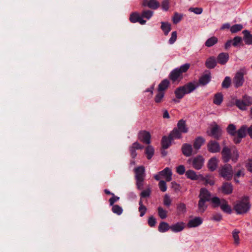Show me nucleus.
<instances>
[{"instance_id":"1","label":"nucleus","mask_w":252,"mask_h":252,"mask_svg":"<svg viewBox=\"0 0 252 252\" xmlns=\"http://www.w3.org/2000/svg\"><path fill=\"white\" fill-rule=\"evenodd\" d=\"M221 154L223 161L225 163L228 162L230 159L236 162L239 157V153L235 147L231 150L229 147L224 146Z\"/></svg>"},{"instance_id":"2","label":"nucleus","mask_w":252,"mask_h":252,"mask_svg":"<svg viewBox=\"0 0 252 252\" xmlns=\"http://www.w3.org/2000/svg\"><path fill=\"white\" fill-rule=\"evenodd\" d=\"M189 67L190 64L187 63L175 68L170 73L169 78L173 82L180 81L183 78L182 74L186 72Z\"/></svg>"},{"instance_id":"3","label":"nucleus","mask_w":252,"mask_h":252,"mask_svg":"<svg viewBox=\"0 0 252 252\" xmlns=\"http://www.w3.org/2000/svg\"><path fill=\"white\" fill-rule=\"evenodd\" d=\"M196 87L197 86L192 83H189L183 86L178 87L175 91L176 97L178 99H181L186 94L193 92Z\"/></svg>"},{"instance_id":"4","label":"nucleus","mask_w":252,"mask_h":252,"mask_svg":"<svg viewBox=\"0 0 252 252\" xmlns=\"http://www.w3.org/2000/svg\"><path fill=\"white\" fill-rule=\"evenodd\" d=\"M247 133L252 138V126L248 127L246 125H243L238 130V137L234 138V142L235 144L240 143L241 139L245 137Z\"/></svg>"},{"instance_id":"5","label":"nucleus","mask_w":252,"mask_h":252,"mask_svg":"<svg viewBox=\"0 0 252 252\" xmlns=\"http://www.w3.org/2000/svg\"><path fill=\"white\" fill-rule=\"evenodd\" d=\"M219 174L225 180H230L233 177L232 166L229 164H224L219 170Z\"/></svg>"},{"instance_id":"6","label":"nucleus","mask_w":252,"mask_h":252,"mask_svg":"<svg viewBox=\"0 0 252 252\" xmlns=\"http://www.w3.org/2000/svg\"><path fill=\"white\" fill-rule=\"evenodd\" d=\"M251 205L246 198L239 201L234 206V210L237 214H241L247 213L250 209Z\"/></svg>"},{"instance_id":"7","label":"nucleus","mask_w":252,"mask_h":252,"mask_svg":"<svg viewBox=\"0 0 252 252\" xmlns=\"http://www.w3.org/2000/svg\"><path fill=\"white\" fill-rule=\"evenodd\" d=\"M187 162L189 164H191L195 169L199 170L203 166L204 159L202 156L199 155L188 159Z\"/></svg>"},{"instance_id":"8","label":"nucleus","mask_w":252,"mask_h":252,"mask_svg":"<svg viewBox=\"0 0 252 252\" xmlns=\"http://www.w3.org/2000/svg\"><path fill=\"white\" fill-rule=\"evenodd\" d=\"M244 70L243 69H241L239 71H238L236 73V74L233 78V83H234V86L236 88H238L239 87L242 86L244 83Z\"/></svg>"},{"instance_id":"9","label":"nucleus","mask_w":252,"mask_h":252,"mask_svg":"<svg viewBox=\"0 0 252 252\" xmlns=\"http://www.w3.org/2000/svg\"><path fill=\"white\" fill-rule=\"evenodd\" d=\"M208 151L211 153H219L220 151V144L215 140H211L207 144Z\"/></svg>"},{"instance_id":"10","label":"nucleus","mask_w":252,"mask_h":252,"mask_svg":"<svg viewBox=\"0 0 252 252\" xmlns=\"http://www.w3.org/2000/svg\"><path fill=\"white\" fill-rule=\"evenodd\" d=\"M198 198L207 202H210L212 198L211 193L206 189L201 188L200 189Z\"/></svg>"},{"instance_id":"11","label":"nucleus","mask_w":252,"mask_h":252,"mask_svg":"<svg viewBox=\"0 0 252 252\" xmlns=\"http://www.w3.org/2000/svg\"><path fill=\"white\" fill-rule=\"evenodd\" d=\"M139 139L144 143L149 144L151 142V135L146 131H140L138 134Z\"/></svg>"},{"instance_id":"12","label":"nucleus","mask_w":252,"mask_h":252,"mask_svg":"<svg viewBox=\"0 0 252 252\" xmlns=\"http://www.w3.org/2000/svg\"><path fill=\"white\" fill-rule=\"evenodd\" d=\"M142 5L148 6L153 9H157L159 7L160 4L157 0H143Z\"/></svg>"},{"instance_id":"13","label":"nucleus","mask_w":252,"mask_h":252,"mask_svg":"<svg viewBox=\"0 0 252 252\" xmlns=\"http://www.w3.org/2000/svg\"><path fill=\"white\" fill-rule=\"evenodd\" d=\"M135 179H145L146 176L145 168L143 166L137 167L134 169Z\"/></svg>"},{"instance_id":"14","label":"nucleus","mask_w":252,"mask_h":252,"mask_svg":"<svg viewBox=\"0 0 252 252\" xmlns=\"http://www.w3.org/2000/svg\"><path fill=\"white\" fill-rule=\"evenodd\" d=\"M207 133L208 135L212 136L217 140H218L221 136V130L219 127L218 126L216 125L211 128L210 133L208 132Z\"/></svg>"},{"instance_id":"15","label":"nucleus","mask_w":252,"mask_h":252,"mask_svg":"<svg viewBox=\"0 0 252 252\" xmlns=\"http://www.w3.org/2000/svg\"><path fill=\"white\" fill-rule=\"evenodd\" d=\"M182 152L186 157H190L193 154V148L190 144L185 143L182 146Z\"/></svg>"},{"instance_id":"16","label":"nucleus","mask_w":252,"mask_h":252,"mask_svg":"<svg viewBox=\"0 0 252 252\" xmlns=\"http://www.w3.org/2000/svg\"><path fill=\"white\" fill-rule=\"evenodd\" d=\"M159 175L164 177L167 182L172 180V172L171 169L169 167H166L163 170L159 172Z\"/></svg>"},{"instance_id":"17","label":"nucleus","mask_w":252,"mask_h":252,"mask_svg":"<svg viewBox=\"0 0 252 252\" xmlns=\"http://www.w3.org/2000/svg\"><path fill=\"white\" fill-rule=\"evenodd\" d=\"M202 223V220L200 217H196L190 220L187 223L189 228L195 227L200 225Z\"/></svg>"},{"instance_id":"18","label":"nucleus","mask_w":252,"mask_h":252,"mask_svg":"<svg viewBox=\"0 0 252 252\" xmlns=\"http://www.w3.org/2000/svg\"><path fill=\"white\" fill-rule=\"evenodd\" d=\"M205 139L203 138L202 137L199 136L197 137L194 140L193 143V148L195 150H196V152L193 153V154H196L197 152V151L200 149L201 146L205 142Z\"/></svg>"},{"instance_id":"19","label":"nucleus","mask_w":252,"mask_h":252,"mask_svg":"<svg viewBox=\"0 0 252 252\" xmlns=\"http://www.w3.org/2000/svg\"><path fill=\"white\" fill-rule=\"evenodd\" d=\"M231 104H229V106H232L233 105H236L238 108L242 110H245L247 109V106L244 103V101L242 99H238L233 98L232 100Z\"/></svg>"},{"instance_id":"20","label":"nucleus","mask_w":252,"mask_h":252,"mask_svg":"<svg viewBox=\"0 0 252 252\" xmlns=\"http://www.w3.org/2000/svg\"><path fill=\"white\" fill-rule=\"evenodd\" d=\"M229 55L227 53H221L217 57L218 62L221 64H225L228 62Z\"/></svg>"},{"instance_id":"21","label":"nucleus","mask_w":252,"mask_h":252,"mask_svg":"<svg viewBox=\"0 0 252 252\" xmlns=\"http://www.w3.org/2000/svg\"><path fill=\"white\" fill-rule=\"evenodd\" d=\"M233 189V186L231 183L225 182L222 185L221 190L224 194H230L232 192Z\"/></svg>"},{"instance_id":"22","label":"nucleus","mask_w":252,"mask_h":252,"mask_svg":"<svg viewBox=\"0 0 252 252\" xmlns=\"http://www.w3.org/2000/svg\"><path fill=\"white\" fill-rule=\"evenodd\" d=\"M185 227V223L183 222H178L171 225V230L174 232L182 231Z\"/></svg>"},{"instance_id":"23","label":"nucleus","mask_w":252,"mask_h":252,"mask_svg":"<svg viewBox=\"0 0 252 252\" xmlns=\"http://www.w3.org/2000/svg\"><path fill=\"white\" fill-rule=\"evenodd\" d=\"M219 160L218 159L213 157L210 159L208 163V168L211 171L215 170L218 166Z\"/></svg>"},{"instance_id":"24","label":"nucleus","mask_w":252,"mask_h":252,"mask_svg":"<svg viewBox=\"0 0 252 252\" xmlns=\"http://www.w3.org/2000/svg\"><path fill=\"white\" fill-rule=\"evenodd\" d=\"M217 61L216 58L212 56L208 58L205 62V66L209 69H212L217 65Z\"/></svg>"},{"instance_id":"25","label":"nucleus","mask_w":252,"mask_h":252,"mask_svg":"<svg viewBox=\"0 0 252 252\" xmlns=\"http://www.w3.org/2000/svg\"><path fill=\"white\" fill-rule=\"evenodd\" d=\"M211 78L210 72L203 75L199 79V84L202 86L206 85L210 81Z\"/></svg>"},{"instance_id":"26","label":"nucleus","mask_w":252,"mask_h":252,"mask_svg":"<svg viewBox=\"0 0 252 252\" xmlns=\"http://www.w3.org/2000/svg\"><path fill=\"white\" fill-rule=\"evenodd\" d=\"M226 131L229 135L233 137V139L235 137H238V131H236V127L234 125H229L226 128Z\"/></svg>"},{"instance_id":"27","label":"nucleus","mask_w":252,"mask_h":252,"mask_svg":"<svg viewBox=\"0 0 252 252\" xmlns=\"http://www.w3.org/2000/svg\"><path fill=\"white\" fill-rule=\"evenodd\" d=\"M197 207V212L198 213H204L208 207L207 201L199 199L198 202Z\"/></svg>"},{"instance_id":"28","label":"nucleus","mask_w":252,"mask_h":252,"mask_svg":"<svg viewBox=\"0 0 252 252\" xmlns=\"http://www.w3.org/2000/svg\"><path fill=\"white\" fill-rule=\"evenodd\" d=\"M177 128L182 133H187L188 132V127L186 125V121L183 119L178 122Z\"/></svg>"},{"instance_id":"29","label":"nucleus","mask_w":252,"mask_h":252,"mask_svg":"<svg viewBox=\"0 0 252 252\" xmlns=\"http://www.w3.org/2000/svg\"><path fill=\"white\" fill-rule=\"evenodd\" d=\"M182 132L177 128H174L169 134V138L171 139H180L182 137Z\"/></svg>"},{"instance_id":"30","label":"nucleus","mask_w":252,"mask_h":252,"mask_svg":"<svg viewBox=\"0 0 252 252\" xmlns=\"http://www.w3.org/2000/svg\"><path fill=\"white\" fill-rule=\"evenodd\" d=\"M169 84L170 82L168 79H165L163 80L158 86V92H163L168 88Z\"/></svg>"},{"instance_id":"31","label":"nucleus","mask_w":252,"mask_h":252,"mask_svg":"<svg viewBox=\"0 0 252 252\" xmlns=\"http://www.w3.org/2000/svg\"><path fill=\"white\" fill-rule=\"evenodd\" d=\"M244 34V40L247 45H252V34L248 30L243 31Z\"/></svg>"},{"instance_id":"32","label":"nucleus","mask_w":252,"mask_h":252,"mask_svg":"<svg viewBox=\"0 0 252 252\" xmlns=\"http://www.w3.org/2000/svg\"><path fill=\"white\" fill-rule=\"evenodd\" d=\"M220 207L221 210L226 213L230 214L232 212L230 206L228 205V202L224 199H222V203Z\"/></svg>"},{"instance_id":"33","label":"nucleus","mask_w":252,"mask_h":252,"mask_svg":"<svg viewBox=\"0 0 252 252\" xmlns=\"http://www.w3.org/2000/svg\"><path fill=\"white\" fill-rule=\"evenodd\" d=\"M186 177L191 180H197L199 179L200 175L196 174L195 171L192 170H189L186 172Z\"/></svg>"},{"instance_id":"34","label":"nucleus","mask_w":252,"mask_h":252,"mask_svg":"<svg viewBox=\"0 0 252 252\" xmlns=\"http://www.w3.org/2000/svg\"><path fill=\"white\" fill-rule=\"evenodd\" d=\"M169 229H171V226L164 221H161L158 227V230L161 233L165 232Z\"/></svg>"},{"instance_id":"35","label":"nucleus","mask_w":252,"mask_h":252,"mask_svg":"<svg viewBox=\"0 0 252 252\" xmlns=\"http://www.w3.org/2000/svg\"><path fill=\"white\" fill-rule=\"evenodd\" d=\"M172 140H173L169 138V136L168 137L164 136L162 137L161 140V145L162 148L165 149H167L171 145Z\"/></svg>"},{"instance_id":"36","label":"nucleus","mask_w":252,"mask_h":252,"mask_svg":"<svg viewBox=\"0 0 252 252\" xmlns=\"http://www.w3.org/2000/svg\"><path fill=\"white\" fill-rule=\"evenodd\" d=\"M161 24V29L164 32V34L167 35L171 30V25L168 22H162Z\"/></svg>"},{"instance_id":"37","label":"nucleus","mask_w":252,"mask_h":252,"mask_svg":"<svg viewBox=\"0 0 252 252\" xmlns=\"http://www.w3.org/2000/svg\"><path fill=\"white\" fill-rule=\"evenodd\" d=\"M223 100V95L221 93H218L215 94L213 103L217 105H220Z\"/></svg>"},{"instance_id":"38","label":"nucleus","mask_w":252,"mask_h":252,"mask_svg":"<svg viewBox=\"0 0 252 252\" xmlns=\"http://www.w3.org/2000/svg\"><path fill=\"white\" fill-rule=\"evenodd\" d=\"M210 202L211 203L213 208H216L220 207L222 203V199H220L219 197L215 196L212 197Z\"/></svg>"},{"instance_id":"39","label":"nucleus","mask_w":252,"mask_h":252,"mask_svg":"<svg viewBox=\"0 0 252 252\" xmlns=\"http://www.w3.org/2000/svg\"><path fill=\"white\" fill-rule=\"evenodd\" d=\"M141 16L136 12H132L129 16V21L131 23H135L138 22Z\"/></svg>"},{"instance_id":"40","label":"nucleus","mask_w":252,"mask_h":252,"mask_svg":"<svg viewBox=\"0 0 252 252\" xmlns=\"http://www.w3.org/2000/svg\"><path fill=\"white\" fill-rule=\"evenodd\" d=\"M218 42V38L215 36H212L208 39L205 43V45L208 47H210L214 45Z\"/></svg>"},{"instance_id":"41","label":"nucleus","mask_w":252,"mask_h":252,"mask_svg":"<svg viewBox=\"0 0 252 252\" xmlns=\"http://www.w3.org/2000/svg\"><path fill=\"white\" fill-rule=\"evenodd\" d=\"M145 154L147 155V158L148 159H151L154 154V149L151 146H148L145 149Z\"/></svg>"},{"instance_id":"42","label":"nucleus","mask_w":252,"mask_h":252,"mask_svg":"<svg viewBox=\"0 0 252 252\" xmlns=\"http://www.w3.org/2000/svg\"><path fill=\"white\" fill-rule=\"evenodd\" d=\"M111 206H112L111 210L114 213L119 216L123 213V209L120 206L118 205H113Z\"/></svg>"},{"instance_id":"43","label":"nucleus","mask_w":252,"mask_h":252,"mask_svg":"<svg viewBox=\"0 0 252 252\" xmlns=\"http://www.w3.org/2000/svg\"><path fill=\"white\" fill-rule=\"evenodd\" d=\"M158 215L160 219H165L167 217V211L163 209L161 207H158Z\"/></svg>"},{"instance_id":"44","label":"nucleus","mask_w":252,"mask_h":252,"mask_svg":"<svg viewBox=\"0 0 252 252\" xmlns=\"http://www.w3.org/2000/svg\"><path fill=\"white\" fill-rule=\"evenodd\" d=\"M177 209L180 214H184L186 212V205L184 203H180L177 204Z\"/></svg>"},{"instance_id":"45","label":"nucleus","mask_w":252,"mask_h":252,"mask_svg":"<svg viewBox=\"0 0 252 252\" xmlns=\"http://www.w3.org/2000/svg\"><path fill=\"white\" fill-rule=\"evenodd\" d=\"M243 27L241 24H236L230 28V31L232 33H236L242 30Z\"/></svg>"},{"instance_id":"46","label":"nucleus","mask_w":252,"mask_h":252,"mask_svg":"<svg viewBox=\"0 0 252 252\" xmlns=\"http://www.w3.org/2000/svg\"><path fill=\"white\" fill-rule=\"evenodd\" d=\"M164 96V93L158 92L155 97V101L156 103H159L162 102Z\"/></svg>"},{"instance_id":"47","label":"nucleus","mask_w":252,"mask_h":252,"mask_svg":"<svg viewBox=\"0 0 252 252\" xmlns=\"http://www.w3.org/2000/svg\"><path fill=\"white\" fill-rule=\"evenodd\" d=\"M153 14V12L152 11H151L149 10H144V11H142V12L141 13V16L142 18L149 19L152 16Z\"/></svg>"},{"instance_id":"48","label":"nucleus","mask_w":252,"mask_h":252,"mask_svg":"<svg viewBox=\"0 0 252 252\" xmlns=\"http://www.w3.org/2000/svg\"><path fill=\"white\" fill-rule=\"evenodd\" d=\"M231 78L228 76L225 77L222 83V87L223 88H228L230 86Z\"/></svg>"},{"instance_id":"49","label":"nucleus","mask_w":252,"mask_h":252,"mask_svg":"<svg viewBox=\"0 0 252 252\" xmlns=\"http://www.w3.org/2000/svg\"><path fill=\"white\" fill-rule=\"evenodd\" d=\"M151 193V190L150 188H147V189L143 190L140 193V197L141 198H146L149 197Z\"/></svg>"},{"instance_id":"50","label":"nucleus","mask_w":252,"mask_h":252,"mask_svg":"<svg viewBox=\"0 0 252 252\" xmlns=\"http://www.w3.org/2000/svg\"><path fill=\"white\" fill-rule=\"evenodd\" d=\"M239 231L237 230H234L232 232V236L234 240V242L236 244H239L240 243V239L239 236Z\"/></svg>"},{"instance_id":"51","label":"nucleus","mask_w":252,"mask_h":252,"mask_svg":"<svg viewBox=\"0 0 252 252\" xmlns=\"http://www.w3.org/2000/svg\"><path fill=\"white\" fill-rule=\"evenodd\" d=\"M242 101H244V104L247 107L252 104V98L247 95H245L242 99Z\"/></svg>"},{"instance_id":"52","label":"nucleus","mask_w":252,"mask_h":252,"mask_svg":"<svg viewBox=\"0 0 252 252\" xmlns=\"http://www.w3.org/2000/svg\"><path fill=\"white\" fill-rule=\"evenodd\" d=\"M182 17V15L178 13H175L172 18L173 23L174 24H177L181 20Z\"/></svg>"},{"instance_id":"53","label":"nucleus","mask_w":252,"mask_h":252,"mask_svg":"<svg viewBox=\"0 0 252 252\" xmlns=\"http://www.w3.org/2000/svg\"><path fill=\"white\" fill-rule=\"evenodd\" d=\"M158 187L160 190L162 192H165L167 190L166 184L164 181H160L158 183Z\"/></svg>"},{"instance_id":"54","label":"nucleus","mask_w":252,"mask_h":252,"mask_svg":"<svg viewBox=\"0 0 252 252\" xmlns=\"http://www.w3.org/2000/svg\"><path fill=\"white\" fill-rule=\"evenodd\" d=\"M177 32H173L171 33V36L169 40V43L170 44H173L177 40Z\"/></svg>"},{"instance_id":"55","label":"nucleus","mask_w":252,"mask_h":252,"mask_svg":"<svg viewBox=\"0 0 252 252\" xmlns=\"http://www.w3.org/2000/svg\"><path fill=\"white\" fill-rule=\"evenodd\" d=\"M189 10L196 14H201L202 13L203 9L200 7H190Z\"/></svg>"},{"instance_id":"56","label":"nucleus","mask_w":252,"mask_h":252,"mask_svg":"<svg viewBox=\"0 0 252 252\" xmlns=\"http://www.w3.org/2000/svg\"><path fill=\"white\" fill-rule=\"evenodd\" d=\"M232 42V45L234 46H237L242 43V39L240 36H236L234 38Z\"/></svg>"},{"instance_id":"57","label":"nucleus","mask_w":252,"mask_h":252,"mask_svg":"<svg viewBox=\"0 0 252 252\" xmlns=\"http://www.w3.org/2000/svg\"><path fill=\"white\" fill-rule=\"evenodd\" d=\"M163 204L167 207H169L171 204V200L168 194H165L164 197Z\"/></svg>"},{"instance_id":"58","label":"nucleus","mask_w":252,"mask_h":252,"mask_svg":"<svg viewBox=\"0 0 252 252\" xmlns=\"http://www.w3.org/2000/svg\"><path fill=\"white\" fill-rule=\"evenodd\" d=\"M169 0H163L161 3V7L163 10L167 11L169 8Z\"/></svg>"},{"instance_id":"59","label":"nucleus","mask_w":252,"mask_h":252,"mask_svg":"<svg viewBox=\"0 0 252 252\" xmlns=\"http://www.w3.org/2000/svg\"><path fill=\"white\" fill-rule=\"evenodd\" d=\"M156 222V219L153 216L150 217L148 220V223L151 227L155 226Z\"/></svg>"},{"instance_id":"60","label":"nucleus","mask_w":252,"mask_h":252,"mask_svg":"<svg viewBox=\"0 0 252 252\" xmlns=\"http://www.w3.org/2000/svg\"><path fill=\"white\" fill-rule=\"evenodd\" d=\"M185 167L183 165H180L177 167L176 171L179 175H183L185 173Z\"/></svg>"},{"instance_id":"61","label":"nucleus","mask_w":252,"mask_h":252,"mask_svg":"<svg viewBox=\"0 0 252 252\" xmlns=\"http://www.w3.org/2000/svg\"><path fill=\"white\" fill-rule=\"evenodd\" d=\"M136 180V184L137 188L138 189L141 190L143 188V182L144 179H135Z\"/></svg>"},{"instance_id":"62","label":"nucleus","mask_w":252,"mask_h":252,"mask_svg":"<svg viewBox=\"0 0 252 252\" xmlns=\"http://www.w3.org/2000/svg\"><path fill=\"white\" fill-rule=\"evenodd\" d=\"M222 219V216L220 214L217 213L213 215L212 220L215 221H219Z\"/></svg>"},{"instance_id":"63","label":"nucleus","mask_w":252,"mask_h":252,"mask_svg":"<svg viewBox=\"0 0 252 252\" xmlns=\"http://www.w3.org/2000/svg\"><path fill=\"white\" fill-rule=\"evenodd\" d=\"M246 167L249 171L252 172V159H249L248 160L246 164Z\"/></svg>"},{"instance_id":"64","label":"nucleus","mask_w":252,"mask_h":252,"mask_svg":"<svg viewBox=\"0 0 252 252\" xmlns=\"http://www.w3.org/2000/svg\"><path fill=\"white\" fill-rule=\"evenodd\" d=\"M131 147H132V148L134 149L135 150L142 149L144 147L143 146L141 145L138 142L133 143Z\"/></svg>"}]
</instances>
